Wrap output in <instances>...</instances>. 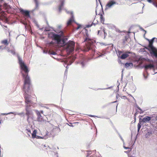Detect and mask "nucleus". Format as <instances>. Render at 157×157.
I'll return each instance as SVG.
<instances>
[{"label": "nucleus", "mask_w": 157, "mask_h": 157, "mask_svg": "<svg viewBox=\"0 0 157 157\" xmlns=\"http://www.w3.org/2000/svg\"><path fill=\"white\" fill-rule=\"evenodd\" d=\"M17 58L21 70L24 71L25 73V75L22 73V71H21L23 77L24 78L23 90L25 92L24 96L25 98V102L26 104L25 115L27 116V121L29 123L33 120V115L32 110L29 109V108L31 105L33 104V102L32 101V98L30 95L29 94H31L32 91L30 89L31 85L30 82V77L28 76V72L29 71L24 62L22 61L21 58L18 55L17 56Z\"/></svg>", "instance_id": "f257e3e1"}, {"label": "nucleus", "mask_w": 157, "mask_h": 157, "mask_svg": "<svg viewBox=\"0 0 157 157\" xmlns=\"http://www.w3.org/2000/svg\"><path fill=\"white\" fill-rule=\"evenodd\" d=\"M48 37L54 40L56 44L61 46L66 45V48L70 52H72L74 51L75 43L70 40L67 43V37L63 38L59 35L52 32L48 34Z\"/></svg>", "instance_id": "f03ea898"}, {"label": "nucleus", "mask_w": 157, "mask_h": 157, "mask_svg": "<svg viewBox=\"0 0 157 157\" xmlns=\"http://www.w3.org/2000/svg\"><path fill=\"white\" fill-rule=\"evenodd\" d=\"M87 36L86 37L84 41L86 42V48L85 49L86 51H87L90 50H91L92 52H95V46L93 44V41L90 39L88 35H86Z\"/></svg>", "instance_id": "7ed1b4c3"}, {"label": "nucleus", "mask_w": 157, "mask_h": 157, "mask_svg": "<svg viewBox=\"0 0 157 157\" xmlns=\"http://www.w3.org/2000/svg\"><path fill=\"white\" fill-rule=\"evenodd\" d=\"M95 12L96 15H100L101 22L103 24H105L104 23L105 18L103 17L104 13L103 10H96Z\"/></svg>", "instance_id": "20e7f679"}, {"label": "nucleus", "mask_w": 157, "mask_h": 157, "mask_svg": "<svg viewBox=\"0 0 157 157\" xmlns=\"http://www.w3.org/2000/svg\"><path fill=\"white\" fill-rule=\"evenodd\" d=\"M144 67L145 68V70L146 71V74H147V75H148V73H147V70L148 69V68H153L154 67V66L153 64H149L148 65H146L144 66ZM143 75L144 77V78L145 79H147V75L146 76L145 75V74L144 73L143 74Z\"/></svg>", "instance_id": "39448f33"}, {"label": "nucleus", "mask_w": 157, "mask_h": 157, "mask_svg": "<svg viewBox=\"0 0 157 157\" xmlns=\"http://www.w3.org/2000/svg\"><path fill=\"white\" fill-rule=\"evenodd\" d=\"M117 4V2L114 0H110L106 5V9H109Z\"/></svg>", "instance_id": "423d86ee"}, {"label": "nucleus", "mask_w": 157, "mask_h": 157, "mask_svg": "<svg viewBox=\"0 0 157 157\" xmlns=\"http://www.w3.org/2000/svg\"><path fill=\"white\" fill-rule=\"evenodd\" d=\"M151 117H149V116H146L144 117L143 119H141V118H140L139 119V120L141 121V122L142 123H146V122H148L149 121L151 120Z\"/></svg>", "instance_id": "0eeeda50"}, {"label": "nucleus", "mask_w": 157, "mask_h": 157, "mask_svg": "<svg viewBox=\"0 0 157 157\" xmlns=\"http://www.w3.org/2000/svg\"><path fill=\"white\" fill-rule=\"evenodd\" d=\"M36 114L37 115V120L39 122H41L43 121V118L40 115V112L37 110H35Z\"/></svg>", "instance_id": "6e6552de"}, {"label": "nucleus", "mask_w": 157, "mask_h": 157, "mask_svg": "<svg viewBox=\"0 0 157 157\" xmlns=\"http://www.w3.org/2000/svg\"><path fill=\"white\" fill-rule=\"evenodd\" d=\"M131 53L129 52H125L124 53H123L121 56L120 57V58L122 59H126L127 57H128L129 56V54H130Z\"/></svg>", "instance_id": "1a4fd4ad"}, {"label": "nucleus", "mask_w": 157, "mask_h": 157, "mask_svg": "<svg viewBox=\"0 0 157 157\" xmlns=\"http://www.w3.org/2000/svg\"><path fill=\"white\" fill-rule=\"evenodd\" d=\"M71 17L67 23V26H69L71 25L72 22L74 21V15L72 12H71Z\"/></svg>", "instance_id": "9d476101"}, {"label": "nucleus", "mask_w": 157, "mask_h": 157, "mask_svg": "<svg viewBox=\"0 0 157 157\" xmlns=\"http://www.w3.org/2000/svg\"><path fill=\"white\" fill-rule=\"evenodd\" d=\"M78 63L80 64L82 68H84L86 65V61L83 58L82 61H80Z\"/></svg>", "instance_id": "9b49d317"}, {"label": "nucleus", "mask_w": 157, "mask_h": 157, "mask_svg": "<svg viewBox=\"0 0 157 157\" xmlns=\"http://www.w3.org/2000/svg\"><path fill=\"white\" fill-rule=\"evenodd\" d=\"M13 114L15 115H22L23 114H24V113L23 112H21V113H17L16 112H10L9 113H2V115H8V114Z\"/></svg>", "instance_id": "f8f14e48"}, {"label": "nucleus", "mask_w": 157, "mask_h": 157, "mask_svg": "<svg viewBox=\"0 0 157 157\" xmlns=\"http://www.w3.org/2000/svg\"><path fill=\"white\" fill-rule=\"evenodd\" d=\"M20 11L26 17H30L29 12L28 10H20Z\"/></svg>", "instance_id": "ddd939ff"}, {"label": "nucleus", "mask_w": 157, "mask_h": 157, "mask_svg": "<svg viewBox=\"0 0 157 157\" xmlns=\"http://www.w3.org/2000/svg\"><path fill=\"white\" fill-rule=\"evenodd\" d=\"M125 67L128 69L132 68L133 67V64L132 63H126L125 64Z\"/></svg>", "instance_id": "4468645a"}, {"label": "nucleus", "mask_w": 157, "mask_h": 157, "mask_svg": "<svg viewBox=\"0 0 157 157\" xmlns=\"http://www.w3.org/2000/svg\"><path fill=\"white\" fill-rule=\"evenodd\" d=\"M37 133V130H34L32 134V138H39L40 136H36V134Z\"/></svg>", "instance_id": "2eb2a0df"}, {"label": "nucleus", "mask_w": 157, "mask_h": 157, "mask_svg": "<svg viewBox=\"0 0 157 157\" xmlns=\"http://www.w3.org/2000/svg\"><path fill=\"white\" fill-rule=\"evenodd\" d=\"M3 10H0V19H1L3 18L6 19L5 12L2 11Z\"/></svg>", "instance_id": "dca6fc26"}, {"label": "nucleus", "mask_w": 157, "mask_h": 157, "mask_svg": "<svg viewBox=\"0 0 157 157\" xmlns=\"http://www.w3.org/2000/svg\"><path fill=\"white\" fill-rule=\"evenodd\" d=\"M61 2V5H60L59 7V10H61L62 9V7L64 4V0H60Z\"/></svg>", "instance_id": "f3484780"}, {"label": "nucleus", "mask_w": 157, "mask_h": 157, "mask_svg": "<svg viewBox=\"0 0 157 157\" xmlns=\"http://www.w3.org/2000/svg\"><path fill=\"white\" fill-rule=\"evenodd\" d=\"M142 123L141 122V121L139 120V123H138L137 125V131L138 132H139L141 128V124H143V123L142 124Z\"/></svg>", "instance_id": "a211bd4d"}, {"label": "nucleus", "mask_w": 157, "mask_h": 157, "mask_svg": "<svg viewBox=\"0 0 157 157\" xmlns=\"http://www.w3.org/2000/svg\"><path fill=\"white\" fill-rule=\"evenodd\" d=\"M98 24V21H97L96 23H94L93 22L91 24H88L86 25V28H89L91 27L92 25H94V26L95 25H96Z\"/></svg>", "instance_id": "6ab92c4d"}, {"label": "nucleus", "mask_w": 157, "mask_h": 157, "mask_svg": "<svg viewBox=\"0 0 157 157\" xmlns=\"http://www.w3.org/2000/svg\"><path fill=\"white\" fill-rule=\"evenodd\" d=\"M51 29H53V28L50 27L49 26H48V27H46L45 28L44 31H48L51 30Z\"/></svg>", "instance_id": "aec40b11"}, {"label": "nucleus", "mask_w": 157, "mask_h": 157, "mask_svg": "<svg viewBox=\"0 0 157 157\" xmlns=\"http://www.w3.org/2000/svg\"><path fill=\"white\" fill-rule=\"evenodd\" d=\"M1 43L2 44H4L6 45H7L8 44V43L6 40H5L2 41Z\"/></svg>", "instance_id": "412c9836"}, {"label": "nucleus", "mask_w": 157, "mask_h": 157, "mask_svg": "<svg viewBox=\"0 0 157 157\" xmlns=\"http://www.w3.org/2000/svg\"><path fill=\"white\" fill-rule=\"evenodd\" d=\"M105 24L107 25V27L109 29L112 28L113 27V25L112 24Z\"/></svg>", "instance_id": "4be33fe9"}, {"label": "nucleus", "mask_w": 157, "mask_h": 157, "mask_svg": "<svg viewBox=\"0 0 157 157\" xmlns=\"http://www.w3.org/2000/svg\"><path fill=\"white\" fill-rule=\"evenodd\" d=\"M123 52L122 51H118L117 55L119 58H120V57L121 56V55L123 54Z\"/></svg>", "instance_id": "5701e85b"}, {"label": "nucleus", "mask_w": 157, "mask_h": 157, "mask_svg": "<svg viewBox=\"0 0 157 157\" xmlns=\"http://www.w3.org/2000/svg\"><path fill=\"white\" fill-rule=\"evenodd\" d=\"M137 109L140 110V114L144 112V111H143L142 109L139 106L137 107Z\"/></svg>", "instance_id": "b1692460"}, {"label": "nucleus", "mask_w": 157, "mask_h": 157, "mask_svg": "<svg viewBox=\"0 0 157 157\" xmlns=\"http://www.w3.org/2000/svg\"><path fill=\"white\" fill-rule=\"evenodd\" d=\"M36 5V7L37 8L38 6V2L37 0H34Z\"/></svg>", "instance_id": "393cba45"}, {"label": "nucleus", "mask_w": 157, "mask_h": 157, "mask_svg": "<svg viewBox=\"0 0 157 157\" xmlns=\"http://www.w3.org/2000/svg\"><path fill=\"white\" fill-rule=\"evenodd\" d=\"M10 52L13 55H14L15 54V52L14 50H11L10 51Z\"/></svg>", "instance_id": "a878e982"}, {"label": "nucleus", "mask_w": 157, "mask_h": 157, "mask_svg": "<svg viewBox=\"0 0 157 157\" xmlns=\"http://www.w3.org/2000/svg\"><path fill=\"white\" fill-rule=\"evenodd\" d=\"M43 52L44 53L47 54L48 52V50H43Z\"/></svg>", "instance_id": "bb28decb"}, {"label": "nucleus", "mask_w": 157, "mask_h": 157, "mask_svg": "<svg viewBox=\"0 0 157 157\" xmlns=\"http://www.w3.org/2000/svg\"><path fill=\"white\" fill-rule=\"evenodd\" d=\"M127 41V39L126 38L123 40V43L124 44H126V41Z\"/></svg>", "instance_id": "cd10ccee"}, {"label": "nucleus", "mask_w": 157, "mask_h": 157, "mask_svg": "<svg viewBox=\"0 0 157 157\" xmlns=\"http://www.w3.org/2000/svg\"><path fill=\"white\" fill-rule=\"evenodd\" d=\"M155 38H153L151 40H149V43L150 42L151 43H152L153 44V42L154 40L155 39Z\"/></svg>", "instance_id": "c85d7f7f"}, {"label": "nucleus", "mask_w": 157, "mask_h": 157, "mask_svg": "<svg viewBox=\"0 0 157 157\" xmlns=\"http://www.w3.org/2000/svg\"><path fill=\"white\" fill-rule=\"evenodd\" d=\"M66 13L68 14H70L71 15V12H72L73 13V12L72 11H69V10H66Z\"/></svg>", "instance_id": "c756f323"}, {"label": "nucleus", "mask_w": 157, "mask_h": 157, "mask_svg": "<svg viewBox=\"0 0 157 157\" xmlns=\"http://www.w3.org/2000/svg\"><path fill=\"white\" fill-rule=\"evenodd\" d=\"M6 47H4L3 45L0 46V49H3L5 48Z\"/></svg>", "instance_id": "7c9ffc66"}, {"label": "nucleus", "mask_w": 157, "mask_h": 157, "mask_svg": "<svg viewBox=\"0 0 157 157\" xmlns=\"http://www.w3.org/2000/svg\"><path fill=\"white\" fill-rule=\"evenodd\" d=\"M153 3V5L157 8V3L156 2H154Z\"/></svg>", "instance_id": "2f4dec72"}, {"label": "nucleus", "mask_w": 157, "mask_h": 157, "mask_svg": "<svg viewBox=\"0 0 157 157\" xmlns=\"http://www.w3.org/2000/svg\"><path fill=\"white\" fill-rule=\"evenodd\" d=\"M140 29H141L142 30H143L144 32H145V34L146 33V30H144L142 27H140Z\"/></svg>", "instance_id": "473e14b6"}, {"label": "nucleus", "mask_w": 157, "mask_h": 157, "mask_svg": "<svg viewBox=\"0 0 157 157\" xmlns=\"http://www.w3.org/2000/svg\"><path fill=\"white\" fill-rule=\"evenodd\" d=\"M103 32L104 33V37L105 38V37L107 35V33H106L105 32V30H104V29H103Z\"/></svg>", "instance_id": "72a5a7b5"}, {"label": "nucleus", "mask_w": 157, "mask_h": 157, "mask_svg": "<svg viewBox=\"0 0 157 157\" xmlns=\"http://www.w3.org/2000/svg\"><path fill=\"white\" fill-rule=\"evenodd\" d=\"M49 54L50 55L52 54V55H55L56 54V52H51V53H49Z\"/></svg>", "instance_id": "f704fd0d"}, {"label": "nucleus", "mask_w": 157, "mask_h": 157, "mask_svg": "<svg viewBox=\"0 0 157 157\" xmlns=\"http://www.w3.org/2000/svg\"><path fill=\"white\" fill-rule=\"evenodd\" d=\"M106 54V53L105 52L104 53V54H101V55H99L98 57H97V58H98V57H101V56L102 57V56H103L104 55V54Z\"/></svg>", "instance_id": "c9c22d12"}, {"label": "nucleus", "mask_w": 157, "mask_h": 157, "mask_svg": "<svg viewBox=\"0 0 157 157\" xmlns=\"http://www.w3.org/2000/svg\"><path fill=\"white\" fill-rule=\"evenodd\" d=\"M55 129H56L57 130H58L59 131H60V128L58 127H55Z\"/></svg>", "instance_id": "e433bc0d"}, {"label": "nucleus", "mask_w": 157, "mask_h": 157, "mask_svg": "<svg viewBox=\"0 0 157 157\" xmlns=\"http://www.w3.org/2000/svg\"><path fill=\"white\" fill-rule=\"evenodd\" d=\"M120 97L121 96H120V95L119 94H117L116 95V97L117 99L118 98V97Z\"/></svg>", "instance_id": "4c0bfd02"}, {"label": "nucleus", "mask_w": 157, "mask_h": 157, "mask_svg": "<svg viewBox=\"0 0 157 157\" xmlns=\"http://www.w3.org/2000/svg\"><path fill=\"white\" fill-rule=\"evenodd\" d=\"M87 151L88 152V153L87 154V156L86 157H88V156L90 154V152H91V151Z\"/></svg>", "instance_id": "58836bf2"}, {"label": "nucleus", "mask_w": 157, "mask_h": 157, "mask_svg": "<svg viewBox=\"0 0 157 157\" xmlns=\"http://www.w3.org/2000/svg\"><path fill=\"white\" fill-rule=\"evenodd\" d=\"M26 130L27 131V132H28L30 134L31 133V131L29 129H26Z\"/></svg>", "instance_id": "ea45409f"}, {"label": "nucleus", "mask_w": 157, "mask_h": 157, "mask_svg": "<svg viewBox=\"0 0 157 157\" xmlns=\"http://www.w3.org/2000/svg\"><path fill=\"white\" fill-rule=\"evenodd\" d=\"M68 124L70 126H71L72 127H74V126L72 125V124L71 123H69V124Z\"/></svg>", "instance_id": "a19ab883"}, {"label": "nucleus", "mask_w": 157, "mask_h": 157, "mask_svg": "<svg viewBox=\"0 0 157 157\" xmlns=\"http://www.w3.org/2000/svg\"><path fill=\"white\" fill-rule=\"evenodd\" d=\"M67 70L66 69V70L65 71V75H67Z\"/></svg>", "instance_id": "79ce46f5"}, {"label": "nucleus", "mask_w": 157, "mask_h": 157, "mask_svg": "<svg viewBox=\"0 0 157 157\" xmlns=\"http://www.w3.org/2000/svg\"><path fill=\"white\" fill-rule=\"evenodd\" d=\"M110 88H111V87H109L108 88H104V89H100V90H105V89H110Z\"/></svg>", "instance_id": "37998d69"}, {"label": "nucleus", "mask_w": 157, "mask_h": 157, "mask_svg": "<svg viewBox=\"0 0 157 157\" xmlns=\"http://www.w3.org/2000/svg\"><path fill=\"white\" fill-rule=\"evenodd\" d=\"M147 2L150 3H151L152 2V0H147Z\"/></svg>", "instance_id": "c03bdc74"}, {"label": "nucleus", "mask_w": 157, "mask_h": 157, "mask_svg": "<svg viewBox=\"0 0 157 157\" xmlns=\"http://www.w3.org/2000/svg\"><path fill=\"white\" fill-rule=\"evenodd\" d=\"M80 26H80V25H79L78 26V27L77 28H76V29H78L80 28Z\"/></svg>", "instance_id": "a18cd8bd"}, {"label": "nucleus", "mask_w": 157, "mask_h": 157, "mask_svg": "<svg viewBox=\"0 0 157 157\" xmlns=\"http://www.w3.org/2000/svg\"><path fill=\"white\" fill-rule=\"evenodd\" d=\"M124 147L125 149H128L129 148V147H125V146H124Z\"/></svg>", "instance_id": "49530a36"}, {"label": "nucleus", "mask_w": 157, "mask_h": 157, "mask_svg": "<svg viewBox=\"0 0 157 157\" xmlns=\"http://www.w3.org/2000/svg\"><path fill=\"white\" fill-rule=\"evenodd\" d=\"M89 116H90V117H95L94 115H89Z\"/></svg>", "instance_id": "de8ad7c7"}, {"label": "nucleus", "mask_w": 157, "mask_h": 157, "mask_svg": "<svg viewBox=\"0 0 157 157\" xmlns=\"http://www.w3.org/2000/svg\"><path fill=\"white\" fill-rule=\"evenodd\" d=\"M46 23H47V25L48 26H49L48 23V21H47V20H46Z\"/></svg>", "instance_id": "09e8293b"}, {"label": "nucleus", "mask_w": 157, "mask_h": 157, "mask_svg": "<svg viewBox=\"0 0 157 157\" xmlns=\"http://www.w3.org/2000/svg\"><path fill=\"white\" fill-rule=\"evenodd\" d=\"M122 97L123 98H126V96H122Z\"/></svg>", "instance_id": "8fccbe9b"}, {"label": "nucleus", "mask_w": 157, "mask_h": 157, "mask_svg": "<svg viewBox=\"0 0 157 157\" xmlns=\"http://www.w3.org/2000/svg\"><path fill=\"white\" fill-rule=\"evenodd\" d=\"M117 101H114L112 102L111 103H115V102H116Z\"/></svg>", "instance_id": "3c124183"}, {"label": "nucleus", "mask_w": 157, "mask_h": 157, "mask_svg": "<svg viewBox=\"0 0 157 157\" xmlns=\"http://www.w3.org/2000/svg\"><path fill=\"white\" fill-rule=\"evenodd\" d=\"M68 65H67L66 67V69H67V70L68 69Z\"/></svg>", "instance_id": "603ef678"}, {"label": "nucleus", "mask_w": 157, "mask_h": 157, "mask_svg": "<svg viewBox=\"0 0 157 157\" xmlns=\"http://www.w3.org/2000/svg\"><path fill=\"white\" fill-rule=\"evenodd\" d=\"M46 149L48 150V149H50V147L49 146H48V148H47Z\"/></svg>", "instance_id": "864d4df0"}, {"label": "nucleus", "mask_w": 157, "mask_h": 157, "mask_svg": "<svg viewBox=\"0 0 157 157\" xmlns=\"http://www.w3.org/2000/svg\"><path fill=\"white\" fill-rule=\"evenodd\" d=\"M155 41L157 42V38H155Z\"/></svg>", "instance_id": "5fc2aeb1"}, {"label": "nucleus", "mask_w": 157, "mask_h": 157, "mask_svg": "<svg viewBox=\"0 0 157 157\" xmlns=\"http://www.w3.org/2000/svg\"><path fill=\"white\" fill-rule=\"evenodd\" d=\"M2 6L1 5H0V10H2V8H1Z\"/></svg>", "instance_id": "6e6d98bb"}, {"label": "nucleus", "mask_w": 157, "mask_h": 157, "mask_svg": "<svg viewBox=\"0 0 157 157\" xmlns=\"http://www.w3.org/2000/svg\"><path fill=\"white\" fill-rule=\"evenodd\" d=\"M40 112L43 114V110H41L40 111Z\"/></svg>", "instance_id": "4d7b16f0"}, {"label": "nucleus", "mask_w": 157, "mask_h": 157, "mask_svg": "<svg viewBox=\"0 0 157 157\" xmlns=\"http://www.w3.org/2000/svg\"><path fill=\"white\" fill-rule=\"evenodd\" d=\"M44 108H46L47 109H49V108L47 107H46V106H44Z\"/></svg>", "instance_id": "13d9d810"}, {"label": "nucleus", "mask_w": 157, "mask_h": 157, "mask_svg": "<svg viewBox=\"0 0 157 157\" xmlns=\"http://www.w3.org/2000/svg\"><path fill=\"white\" fill-rule=\"evenodd\" d=\"M99 117V118H103V117Z\"/></svg>", "instance_id": "bf43d9fd"}, {"label": "nucleus", "mask_w": 157, "mask_h": 157, "mask_svg": "<svg viewBox=\"0 0 157 157\" xmlns=\"http://www.w3.org/2000/svg\"><path fill=\"white\" fill-rule=\"evenodd\" d=\"M155 119L156 121H157V116L155 117Z\"/></svg>", "instance_id": "052dcab7"}, {"label": "nucleus", "mask_w": 157, "mask_h": 157, "mask_svg": "<svg viewBox=\"0 0 157 157\" xmlns=\"http://www.w3.org/2000/svg\"><path fill=\"white\" fill-rule=\"evenodd\" d=\"M10 50H9V49H8V52H10Z\"/></svg>", "instance_id": "680f3d73"}, {"label": "nucleus", "mask_w": 157, "mask_h": 157, "mask_svg": "<svg viewBox=\"0 0 157 157\" xmlns=\"http://www.w3.org/2000/svg\"><path fill=\"white\" fill-rule=\"evenodd\" d=\"M95 156V155H94V156H92V155H91L90 157H94Z\"/></svg>", "instance_id": "e2e57ef3"}, {"label": "nucleus", "mask_w": 157, "mask_h": 157, "mask_svg": "<svg viewBox=\"0 0 157 157\" xmlns=\"http://www.w3.org/2000/svg\"><path fill=\"white\" fill-rule=\"evenodd\" d=\"M118 104H117V106H116V109H117V106H118Z\"/></svg>", "instance_id": "0e129e2a"}, {"label": "nucleus", "mask_w": 157, "mask_h": 157, "mask_svg": "<svg viewBox=\"0 0 157 157\" xmlns=\"http://www.w3.org/2000/svg\"><path fill=\"white\" fill-rule=\"evenodd\" d=\"M96 151V150H93L92 151V152H95Z\"/></svg>", "instance_id": "69168bd1"}, {"label": "nucleus", "mask_w": 157, "mask_h": 157, "mask_svg": "<svg viewBox=\"0 0 157 157\" xmlns=\"http://www.w3.org/2000/svg\"><path fill=\"white\" fill-rule=\"evenodd\" d=\"M50 43L51 44H52L53 43V42H50Z\"/></svg>", "instance_id": "338daca9"}, {"label": "nucleus", "mask_w": 157, "mask_h": 157, "mask_svg": "<svg viewBox=\"0 0 157 157\" xmlns=\"http://www.w3.org/2000/svg\"><path fill=\"white\" fill-rule=\"evenodd\" d=\"M44 147H46V146H45V145H44Z\"/></svg>", "instance_id": "774afa93"}]
</instances>
